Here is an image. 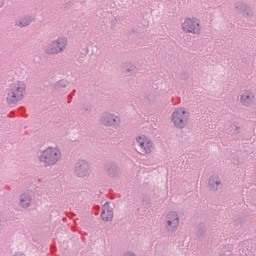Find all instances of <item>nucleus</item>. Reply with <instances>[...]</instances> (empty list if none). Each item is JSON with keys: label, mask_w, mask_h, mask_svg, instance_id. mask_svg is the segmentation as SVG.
<instances>
[{"label": "nucleus", "mask_w": 256, "mask_h": 256, "mask_svg": "<svg viewBox=\"0 0 256 256\" xmlns=\"http://www.w3.org/2000/svg\"><path fill=\"white\" fill-rule=\"evenodd\" d=\"M61 153L55 148H48L42 151L39 156V160L44 166H50L56 164L60 158Z\"/></svg>", "instance_id": "obj_1"}, {"label": "nucleus", "mask_w": 256, "mask_h": 256, "mask_svg": "<svg viewBox=\"0 0 256 256\" xmlns=\"http://www.w3.org/2000/svg\"><path fill=\"white\" fill-rule=\"evenodd\" d=\"M25 92V86L22 82H18L11 86L6 98L9 104H14L23 98Z\"/></svg>", "instance_id": "obj_2"}, {"label": "nucleus", "mask_w": 256, "mask_h": 256, "mask_svg": "<svg viewBox=\"0 0 256 256\" xmlns=\"http://www.w3.org/2000/svg\"><path fill=\"white\" fill-rule=\"evenodd\" d=\"M188 118V112L184 108L176 110L172 116V120L174 126L180 128L186 126Z\"/></svg>", "instance_id": "obj_3"}, {"label": "nucleus", "mask_w": 256, "mask_h": 256, "mask_svg": "<svg viewBox=\"0 0 256 256\" xmlns=\"http://www.w3.org/2000/svg\"><path fill=\"white\" fill-rule=\"evenodd\" d=\"M74 173L78 178L88 179L91 174L89 163L84 159L78 160L75 164Z\"/></svg>", "instance_id": "obj_4"}, {"label": "nucleus", "mask_w": 256, "mask_h": 256, "mask_svg": "<svg viewBox=\"0 0 256 256\" xmlns=\"http://www.w3.org/2000/svg\"><path fill=\"white\" fill-rule=\"evenodd\" d=\"M136 146L141 152L150 154L152 150L153 144L152 141L145 136H138L136 138Z\"/></svg>", "instance_id": "obj_5"}, {"label": "nucleus", "mask_w": 256, "mask_h": 256, "mask_svg": "<svg viewBox=\"0 0 256 256\" xmlns=\"http://www.w3.org/2000/svg\"><path fill=\"white\" fill-rule=\"evenodd\" d=\"M183 30L186 32L194 34H200L201 32V27L199 20L196 18H186L182 24Z\"/></svg>", "instance_id": "obj_6"}, {"label": "nucleus", "mask_w": 256, "mask_h": 256, "mask_svg": "<svg viewBox=\"0 0 256 256\" xmlns=\"http://www.w3.org/2000/svg\"><path fill=\"white\" fill-rule=\"evenodd\" d=\"M100 122L104 126H114L115 128L120 126L121 122L118 116L109 112H104L102 114Z\"/></svg>", "instance_id": "obj_7"}, {"label": "nucleus", "mask_w": 256, "mask_h": 256, "mask_svg": "<svg viewBox=\"0 0 256 256\" xmlns=\"http://www.w3.org/2000/svg\"><path fill=\"white\" fill-rule=\"evenodd\" d=\"M166 226L168 231L174 232L178 226L179 216L176 212H170L166 216Z\"/></svg>", "instance_id": "obj_8"}, {"label": "nucleus", "mask_w": 256, "mask_h": 256, "mask_svg": "<svg viewBox=\"0 0 256 256\" xmlns=\"http://www.w3.org/2000/svg\"><path fill=\"white\" fill-rule=\"evenodd\" d=\"M234 10L238 14H242L244 18L250 17L253 15L252 12L250 8L246 4L241 2H238L235 3Z\"/></svg>", "instance_id": "obj_9"}, {"label": "nucleus", "mask_w": 256, "mask_h": 256, "mask_svg": "<svg viewBox=\"0 0 256 256\" xmlns=\"http://www.w3.org/2000/svg\"><path fill=\"white\" fill-rule=\"evenodd\" d=\"M254 100V94L250 90H245L242 92L240 100L243 105L250 106L253 104Z\"/></svg>", "instance_id": "obj_10"}, {"label": "nucleus", "mask_w": 256, "mask_h": 256, "mask_svg": "<svg viewBox=\"0 0 256 256\" xmlns=\"http://www.w3.org/2000/svg\"><path fill=\"white\" fill-rule=\"evenodd\" d=\"M64 40L63 38H59L54 42L46 48V52L50 54H57L62 51Z\"/></svg>", "instance_id": "obj_11"}, {"label": "nucleus", "mask_w": 256, "mask_h": 256, "mask_svg": "<svg viewBox=\"0 0 256 256\" xmlns=\"http://www.w3.org/2000/svg\"><path fill=\"white\" fill-rule=\"evenodd\" d=\"M101 216L106 222L110 221L113 218L112 210L110 208V204L108 202H106L102 206Z\"/></svg>", "instance_id": "obj_12"}, {"label": "nucleus", "mask_w": 256, "mask_h": 256, "mask_svg": "<svg viewBox=\"0 0 256 256\" xmlns=\"http://www.w3.org/2000/svg\"><path fill=\"white\" fill-rule=\"evenodd\" d=\"M222 186L221 180L217 174H212L208 178V186L212 191H216Z\"/></svg>", "instance_id": "obj_13"}, {"label": "nucleus", "mask_w": 256, "mask_h": 256, "mask_svg": "<svg viewBox=\"0 0 256 256\" xmlns=\"http://www.w3.org/2000/svg\"><path fill=\"white\" fill-rule=\"evenodd\" d=\"M104 168L110 177L118 176L120 174V168L114 163L110 162L107 164L105 165Z\"/></svg>", "instance_id": "obj_14"}, {"label": "nucleus", "mask_w": 256, "mask_h": 256, "mask_svg": "<svg viewBox=\"0 0 256 256\" xmlns=\"http://www.w3.org/2000/svg\"><path fill=\"white\" fill-rule=\"evenodd\" d=\"M30 196L27 194H24L21 196L20 199V205L22 208H28L30 206Z\"/></svg>", "instance_id": "obj_15"}, {"label": "nucleus", "mask_w": 256, "mask_h": 256, "mask_svg": "<svg viewBox=\"0 0 256 256\" xmlns=\"http://www.w3.org/2000/svg\"><path fill=\"white\" fill-rule=\"evenodd\" d=\"M32 22L30 17L24 16L16 22V24L20 27H23L28 25Z\"/></svg>", "instance_id": "obj_16"}, {"label": "nucleus", "mask_w": 256, "mask_h": 256, "mask_svg": "<svg viewBox=\"0 0 256 256\" xmlns=\"http://www.w3.org/2000/svg\"><path fill=\"white\" fill-rule=\"evenodd\" d=\"M229 130L233 134H236L240 132V128L235 124H232Z\"/></svg>", "instance_id": "obj_17"}, {"label": "nucleus", "mask_w": 256, "mask_h": 256, "mask_svg": "<svg viewBox=\"0 0 256 256\" xmlns=\"http://www.w3.org/2000/svg\"><path fill=\"white\" fill-rule=\"evenodd\" d=\"M205 232V228H202L201 229H199L197 231V236L198 237L202 238L204 234V233Z\"/></svg>", "instance_id": "obj_18"}, {"label": "nucleus", "mask_w": 256, "mask_h": 256, "mask_svg": "<svg viewBox=\"0 0 256 256\" xmlns=\"http://www.w3.org/2000/svg\"><path fill=\"white\" fill-rule=\"evenodd\" d=\"M143 201L144 202V204H146V206H149L150 204V200L149 196H144L143 197Z\"/></svg>", "instance_id": "obj_19"}, {"label": "nucleus", "mask_w": 256, "mask_h": 256, "mask_svg": "<svg viewBox=\"0 0 256 256\" xmlns=\"http://www.w3.org/2000/svg\"><path fill=\"white\" fill-rule=\"evenodd\" d=\"M127 73L130 72H134L136 70V68L134 66H130V68H127Z\"/></svg>", "instance_id": "obj_20"}, {"label": "nucleus", "mask_w": 256, "mask_h": 256, "mask_svg": "<svg viewBox=\"0 0 256 256\" xmlns=\"http://www.w3.org/2000/svg\"><path fill=\"white\" fill-rule=\"evenodd\" d=\"M63 87V82L62 81H60L58 82V83L56 85V88H60Z\"/></svg>", "instance_id": "obj_21"}, {"label": "nucleus", "mask_w": 256, "mask_h": 256, "mask_svg": "<svg viewBox=\"0 0 256 256\" xmlns=\"http://www.w3.org/2000/svg\"><path fill=\"white\" fill-rule=\"evenodd\" d=\"M84 110L86 112H89L91 111V107L88 104L84 106Z\"/></svg>", "instance_id": "obj_22"}, {"label": "nucleus", "mask_w": 256, "mask_h": 256, "mask_svg": "<svg viewBox=\"0 0 256 256\" xmlns=\"http://www.w3.org/2000/svg\"><path fill=\"white\" fill-rule=\"evenodd\" d=\"M124 256H136V255L132 252H128L125 254Z\"/></svg>", "instance_id": "obj_23"}, {"label": "nucleus", "mask_w": 256, "mask_h": 256, "mask_svg": "<svg viewBox=\"0 0 256 256\" xmlns=\"http://www.w3.org/2000/svg\"><path fill=\"white\" fill-rule=\"evenodd\" d=\"M88 48H84L83 50H82V54H84V55H86V54H88Z\"/></svg>", "instance_id": "obj_24"}, {"label": "nucleus", "mask_w": 256, "mask_h": 256, "mask_svg": "<svg viewBox=\"0 0 256 256\" xmlns=\"http://www.w3.org/2000/svg\"><path fill=\"white\" fill-rule=\"evenodd\" d=\"M145 101L146 102H152L153 101L152 100L150 99V98H149L148 96H147L146 98H145Z\"/></svg>", "instance_id": "obj_25"}, {"label": "nucleus", "mask_w": 256, "mask_h": 256, "mask_svg": "<svg viewBox=\"0 0 256 256\" xmlns=\"http://www.w3.org/2000/svg\"><path fill=\"white\" fill-rule=\"evenodd\" d=\"M14 256H24L23 254H22V256H19V255H18V254H16V255H15Z\"/></svg>", "instance_id": "obj_26"}]
</instances>
